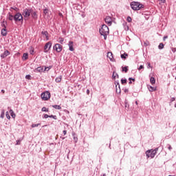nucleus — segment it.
<instances>
[{
  "instance_id": "1",
  "label": "nucleus",
  "mask_w": 176,
  "mask_h": 176,
  "mask_svg": "<svg viewBox=\"0 0 176 176\" xmlns=\"http://www.w3.org/2000/svg\"><path fill=\"white\" fill-rule=\"evenodd\" d=\"M100 35L104 36V40L107 41V35L109 34V28L107 25H102V28L99 30Z\"/></svg>"
},
{
  "instance_id": "2",
  "label": "nucleus",
  "mask_w": 176,
  "mask_h": 176,
  "mask_svg": "<svg viewBox=\"0 0 176 176\" xmlns=\"http://www.w3.org/2000/svg\"><path fill=\"white\" fill-rule=\"evenodd\" d=\"M157 151H159V148H155V149H151L146 151V156L148 159L151 157V159H153L155 156H156V153H157Z\"/></svg>"
},
{
  "instance_id": "3",
  "label": "nucleus",
  "mask_w": 176,
  "mask_h": 176,
  "mask_svg": "<svg viewBox=\"0 0 176 176\" xmlns=\"http://www.w3.org/2000/svg\"><path fill=\"white\" fill-rule=\"evenodd\" d=\"M131 7L133 10H140V9L144 8V5L138 1H132L131 3Z\"/></svg>"
},
{
  "instance_id": "4",
  "label": "nucleus",
  "mask_w": 176,
  "mask_h": 176,
  "mask_svg": "<svg viewBox=\"0 0 176 176\" xmlns=\"http://www.w3.org/2000/svg\"><path fill=\"white\" fill-rule=\"evenodd\" d=\"M31 13H32V8H25L23 10L22 14L23 17L28 19L31 16Z\"/></svg>"
},
{
  "instance_id": "5",
  "label": "nucleus",
  "mask_w": 176,
  "mask_h": 176,
  "mask_svg": "<svg viewBox=\"0 0 176 176\" xmlns=\"http://www.w3.org/2000/svg\"><path fill=\"white\" fill-rule=\"evenodd\" d=\"M14 20L15 22L20 21L21 23H23V14L20 12H17L14 16Z\"/></svg>"
},
{
  "instance_id": "6",
  "label": "nucleus",
  "mask_w": 176,
  "mask_h": 176,
  "mask_svg": "<svg viewBox=\"0 0 176 176\" xmlns=\"http://www.w3.org/2000/svg\"><path fill=\"white\" fill-rule=\"evenodd\" d=\"M41 98L44 101H47V100H49V98H50V92L45 91V92L42 93L41 94Z\"/></svg>"
},
{
  "instance_id": "7",
  "label": "nucleus",
  "mask_w": 176,
  "mask_h": 176,
  "mask_svg": "<svg viewBox=\"0 0 176 176\" xmlns=\"http://www.w3.org/2000/svg\"><path fill=\"white\" fill-rule=\"evenodd\" d=\"M54 50H56L57 53H60L61 50H63V45L58 43L55 44L54 46Z\"/></svg>"
},
{
  "instance_id": "8",
  "label": "nucleus",
  "mask_w": 176,
  "mask_h": 176,
  "mask_svg": "<svg viewBox=\"0 0 176 176\" xmlns=\"http://www.w3.org/2000/svg\"><path fill=\"white\" fill-rule=\"evenodd\" d=\"M52 47V42H48L45 44V45L44 46V52L45 53H47V52H49L50 50Z\"/></svg>"
},
{
  "instance_id": "9",
  "label": "nucleus",
  "mask_w": 176,
  "mask_h": 176,
  "mask_svg": "<svg viewBox=\"0 0 176 176\" xmlns=\"http://www.w3.org/2000/svg\"><path fill=\"white\" fill-rule=\"evenodd\" d=\"M104 21L107 25H108L109 26L112 25V17H111L109 16H106L104 19Z\"/></svg>"
},
{
  "instance_id": "10",
  "label": "nucleus",
  "mask_w": 176,
  "mask_h": 176,
  "mask_svg": "<svg viewBox=\"0 0 176 176\" xmlns=\"http://www.w3.org/2000/svg\"><path fill=\"white\" fill-rule=\"evenodd\" d=\"M116 85V93H118V94H120V84H119L118 81H116L115 82Z\"/></svg>"
},
{
  "instance_id": "11",
  "label": "nucleus",
  "mask_w": 176,
  "mask_h": 176,
  "mask_svg": "<svg viewBox=\"0 0 176 176\" xmlns=\"http://www.w3.org/2000/svg\"><path fill=\"white\" fill-rule=\"evenodd\" d=\"M10 54V52L8 50H6L3 54H1V58H6V57H8Z\"/></svg>"
},
{
  "instance_id": "12",
  "label": "nucleus",
  "mask_w": 176,
  "mask_h": 176,
  "mask_svg": "<svg viewBox=\"0 0 176 176\" xmlns=\"http://www.w3.org/2000/svg\"><path fill=\"white\" fill-rule=\"evenodd\" d=\"M34 72H45V69H43V66H40L34 69Z\"/></svg>"
},
{
  "instance_id": "13",
  "label": "nucleus",
  "mask_w": 176,
  "mask_h": 176,
  "mask_svg": "<svg viewBox=\"0 0 176 176\" xmlns=\"http://www.w3.org/2000/svg\"><path fill=\"white\" fill-rule=\"evenodd\" d=\"M68 46L69 50H70V52H74V41H69Z\"/></svg>"
},
{
  "instance_id": "14",
  "label": "nucleus",
  "mask_w": 176,
  "mask_h": 176,
  "mask_svg": "<svg viewBox=\"0 0 176 176\" xmlns=\"http://www.w3.org/2000/svg\"><path fill=\"white\" fill-rule=\"evenodd\" d=\"M3 25L4 26V28L1 30V35L3 36H6V35H8V32H6V26H5V24H3Z\"/></svg>"
},
{
  "instance_id": "15",
  "label": "nucleus",
  "mask_w": 176,
  "mask_h": 176,
  "mask_svg": "<svg viewBox=\"0 0 176 176\" xmlns=\"http://www.w3.org/2000/svg\"><path fill=\"white\" fill-rule=\"evenodd\" d=\"M33 19H37L38 18V14H36V12H34V10L32 9V12L30 13Z\"/></svg>"
},
{
  "instance_id": "16",
  "label": "nucleus",
  "mask_w": 176,
  "mask_h": 176,
  "mask_svg": "<svg viewBox=\"0 0 176 176\" xmlns=\"http://www.w3.org/2000/svg\"><path fill=\"white\" fill-rule=\"evenodd\" d=\"M107 57L111 61H113V54H112V52H108Z\"/></svg>"
},
{
  "instance_id": "17",
  "label": "nucleus",
  "mask_w": 176,
  "mask_h": 176,
  "mask_svg": "<svg viewBox=\"0 0 176 176\" xmlns=\"http://www.w3.org/2000/svg\"><path fill=\"white\" fill-rule=\"evenodd\" d=\"M42 35H44L45 36L47 41H49V33L47 31L41 32Z\"/></svg>"
},
{
  "instance_id": "18",
  "label": "nucleus",
  "mask_w": 176,
  "mask_h": 176,
  "mask_svg": "<svg viewBox=\"0 0 176 176\" xmlns=\"http://www.w3.org/2000/svg\"><path fill=\"white\" fill-rule=\"evenodd\" d=\"M28 59V54L27 53H24L22 57V60H23V61H25V60Z\"/></svg>"
},
{
  "instance_id": "19",
  "label": "nucleus",
  "mask_w": 176,
  "mask_h": 176,
  "mask_svg": "<svg viewBox=\"0 0 176 176\" xmlns=\"http://www.w3.org/2000/svg\"><path fill=\"white\" fill-rule=\"evenodd\" d=\"M116 76L118 79H119V74L118 73H116L115 72H113L112 78L113 79H116Z\"/></svg>"
},
{
  "instance_id": "20",
  "label": "nucleus",
  "mask_w": 176,
  "mask_h": 176,
  "mask_svg": "<svg viewBox=\"0 0 176 176\" xmlns=\"http://www.w3.org/2000/svg\"><path fill=\"white\" fill-rule=\"evenodd\" d=\"M148 89L149 91H156V87H153L151 85L148 87Z\"/></svg>"
},
{
  "instance_id": "21",
  "label": "nucleus",
  "mask_w": 176,
  "mask_h": 176,
  "mask_svg": "<svg viewBox=\"0 0 176 176\" xmlns=\"http://www.w3.org/2000/svg\"><path fill=\"white\" fill-rule=\"evenodd\" d=\"M8 20H10V21H12L13 20H14V16L10 14H9Z\"/></svg>"
},
{
  "instance_id": "22",
  "label": "nucleus",
  "mask_w": 176,
  "mask_h": 176,
  "mask_svg": "<svg viewBox=\"0 0 176 176\" xmlns=\"http://www.w3.org/2000/svg\"><path fill=\"white\" fill-rule=\"evenodd\" d=\"M55 82H56V83H60V82H61V76H59L58 77H57L55 79Z\"/></svg>"
},
{
  "instance_id": "23",
  "label": "nucleus",
  "mask_w": 176,
  "mask_h": 176,
  "mask_svg": "<svg viewBox=\"0 0 176 176\" xmlns=\"http://www.w3.org/2000/svg\"><path fill=\"white\" fill-rule=\"evenodd\" d=\"M122 72H127V71H129V66H125V67H122Z\"/></svg>"
},
{
  "instance_id": "24",
  "label": "nucleus",
  "mask_w": 176,
  "mask_h": 176,
  "mask_svg": "<svg viewBox=\"0 0 176 176\" xmlns=\"http://www.w3.org/2000/svg\"><path fill=\"white\" fill-rule=\"evenodd\" d=\"M150 82H151V85H155L156 80H155V78L151 77V78H150Z\"/></svg>"
},
{
  "instance_id": "25",
  "label": "nucleus",
  "mask_w": 176,
  "mask_h": 176,
  "mask_svg": "<svg viewBox=\"0 0 176 176\" xmlns=\"http://www.w3.org/2000/svg\"><path fill=\"white\" fill-rule=\"evenodd\" d=\"M164 44H163V43H160V45L158 46V49L162 50V49H164Z\"/></svg>"
},
{
  "instance_id": "26",
  "label": "nucleus",
  "mask_w": 176,
  "mask_h": 176,
  "mask_svg": "<svg viewBox=\"0 0 176 176\" xmlns=\"http://www.w3.org/2000/svg\"><path fill=\"white\" fill-rule=\"evenodd\" d=\"M52 108H54V109H61V106H60V105H52Z\"/></svg>"
},
{
  "instance_id": "27",
  "label": "nucleus",
  "mask_w": 176,
  "mask_h": 176,
  "mask_svg": "<svg viewBox=\"0 0 176 176\" xmlns=\"http://www.w3.org/2000/svg\"><path fill=\"white\" fill-rule=\"evenodd\" d=\"M129 55L127 53H124V54H121V58L126 59V57H127Z\"/></svg>"
},
{
  "instance_id": "28",
  "label": "nucleus",
  "mask_w": 176,
  "mask_h": 176,
  "mask_svg": "<svg viewBox=\"0 0 176 176\" xmlns=\"http://www.w3.org/2000/svg\"><path fill=\"white\" fill-rule=\"evenodd\" d=\"M121 83L122 85H125L126 83H127V79H121Z\"/></svg>"
},
{
  "instance_id": "29",
  "label": "nucleus",
  "mask_w": 176,
  "mask_h": 176,
  "mask_svg": "<svg viewBox=\"0 0 176 176\" xmlns=\"http://www.w3.org/2000/svg\"><path fill=\"white\" fill-rule=\"evenodd\" d=\"M41 111L42 112H49V109H46V107H43Z\"/></svg>"
},
{
  "instance_id": "30",
  "label": "nucleus",
  "mask_w": 176,
  "mask_h": 176,
  "mask_svg": "<svg viewBox=\"0 0 176 176\" xmlns=\"http://www.w3.org/2000/svg\"><path fill=\"white\" fill-rule=\"evenodd\" d=\"M63 42H64V38H62V37L59 38V43L63 45Z\"/></svg>"
},
{
  "instance_id": "31",
  "label": "nucleus",
  "mask_w": 176,
  "mask_h": 176,
  "mask_svg": "<svg viewBox=\"0 0 176 176\" xmlns=\"http://www.w3.org/2000/svg\"><path fill=\"white\" fill-rule=\"evenodd\" d=\"M10 112L11 113L12 118H16V114L13 113V110H10Z\"/></svg>"
},
{
  "instance_id": "32",
  "label": "nucleus",
  "mask_w": 176,
  "mask_h": 176,
  "mask_svg": "<svg viewBox=\"0 0 176 176\" xmlns=\"http://www.w3.org/2000/svg\"><path fill=\"white\" fill-rule=\"evenodd\" d=\"M51 68H52V66L47 67H45L44 68V72H45V71H47H47H49Z\"/></svg>"
},
{
  "instance_id": "33",
  "label": "nucleus",
  "mask_w": 176,
  "mask_h": 176,
  "mask_svg": "<svg viewBox=\"0 0 176 176\" xmlns=\"http://www.w3.org/2000/svg\"><path fill=\"white\" fill-rule=\"evenodd\" d=\"M0 118L1 119H3V118H5V112L4 111H2L1 116H0Z\"/></svg>"
},
{
  "instance_id": "34",
  "label": "nucleus",
  "mask_w": 176,
  "mask_h": 176,
  "mask_svg": "<svg viewBox=\"0 0 176 176\" xmlns=\"http://www.w3.org/2000/svg\"><path fill=\"white\" fill-rule=\"evenodd\" d=\"M131 16H127L126 18V21H128V23H131Z\"/></svg>"
},
{
  "instance_id": "35",
  "label": "nucleus",
  "mask_w": 176,
  "mask_h": 176,
  "mask_svg": "<svg viewBox=\"0 0 176 176\" xmlns=\"http://www.w3.org/2000/svg\"><path fill=\"white\" fill-rule=\"evenodd\" d=\"M6 116L7 119H10V115H9V112L7 111L6 113Z\"/></svg>"
},
{
  "instance_id": "36",
  "label": "nucleus",
  "mask_w": 176,
  "mask_h": 176,
  "mask_svg": "<svg viewBox=\"0 0 176 176\" xmlns=\"http://www.w3.org/2000/svg\"><path fill=\"white\" fill-rule=\"evenodd\" d=\"M38 126H41V124H33L32 125V127H38Z\"/></svg>"
},
{
  "instance_id": "37",
  "label": "nucleus",
  "mask_w": 176,
  "mask_h": 176,
  "mask_svg": "<svg viewBox=\"0 0 176 176\" xmlns=\"http://www.w3.org/2000/svg\"><path fill=\"white\" fill-rule=\"evenodd\" d=\"M48 12H49V10H47V9H46V8L44 9V10H43L44 14H47Z\"/></svg>"
},
{
  "instance_id": "38",
  "label": "nucleus",
  "mask_w": 176,
  "mask_h": 176,
  "mask_svg": "<svg viewBox=\"0 0 176 176\" xmlns=\"http://www.w3.org/2000/svg\"><path fill=\"white\" fill-rule=\"evenodd\" d=\"M50 118H52L53 119H55V120L57 119V116L53 115L50 116Z\"/></svg>"
},
{
  "instance_id": "39",
  "label": "nucleus",
  "mask_w": 176,
  "mask_h": 176,
  "mask_svg": "<svg viewBox=\"0 0 176 176\" xmlns=\"http://www.w3.org/2000/svg\"><path fill=\"white\" fill-rule=\"evenodd\" d=\"M174 101H175V98H171L170 105H171V102H173Z\"/></svg>"
},
{
  "instance_id": "40",
  "label": "nucleus",
  "mask_w": 176,
  "mask_h": 176,
  "mask_svg": "<svg viewBox=\"0 0 176 176\" xmlns=\"http://www.w3.org/2000/svg\"><path fill=\"white\" fill-rule=\"evenodd\" d=\"M139 71H141V69H144V65H140L138 68Z\"/></svg>"
},
{
  "instance_id": "41",
  "label": "nucleus",
  "mask_w": 176,
  "mask_h": 176,
  "mask_svg": "<svg viewBox=\"0 0 176 176\" xmlns=\"http://www.w3.org/2000/svg\"><path fill=\"white\" fill-rule=\"evenodd\" d=\"M44 118H45V119H47V118H50V116L45 114V115H44Z\"/></svg>"
},
{
  "instance_id": "42",
  "label": "nucleus",
  "mask_w": 176,
  "mask_h": 176,
  "mask_svg": "<svg viewBox=\"0 0 176 176\" xmlns=\"http://www.w3.org/2000/svg\"><path fill=\"white\" fill-rule=\"evenodd\" d=\"M25 78H26V79H31V76L30 75H26Z\"/></svg>"
},
{
  "instance_id": "43",
  "label": "nucleus",
  "mask_w": 176,
  "mask_h": 176,
  "mask_svg": "<svg viewBox=\"0 0 176 176\" xmlns=\"http://www.w3.org/2000/svg\"><path fill=\"white\" fill-rule=\"evenodd\" d=\"M129 80H131V81L133 80V82H135V79L133 78H129Z\"/></svg>"
},
{
  "instance_id": "44",
  "label": "nucleus",
  "mask_w": 176,
  "mask_h": 176,
  "mask_svg": "<svg viewBox=\"0 0 176 176\" xmlns=\"http://www.w3.org/2000/svg\"><path fill=\"white\" fill-rule=\"evenodd\" d=\"M168 149H169V151H171V149H173V147H171V145L168 144Z\"/></svg>"
},
{
  "instance_id": "45",
  "label": "nucleus",
  "mask_w": 176,
  "mask_h": 176,
  "mask_svg": "<svg viewBox=\"0 0 176 176\" xmlns=\"http://www.w3.org/2000/svg\"><path fill=\"white\" fill-rule=\"evenodd\" d=\"M159 1H160L161 3H164V2H166V0H159Z\"/></svg>"
},
{
  "instance_id": "46",
  "label": "nucleus",
  "mask_w": 176,
  "mask_h": 176,
  "mask_svg": "<svg viewBox=\"0 0 176 176\" xmlns=\"http://www.w3.org/2000/svg\"><path fill=\"white\" fill-rule=\"evenodd\" d=\"M172 52H173V53H175V52H176V48L173 47V48H172Z\"/></svg>"
},
{
  "instance_id": "47",
  "label": "nucleus",
  "mask_w": 176,
  "mask_h": 176,
  "mask_svg": "<svg viewBox=\"0 0 176 176\" xmlns=\"http://www.w3.org/2000/svg\"><path fill=\"white\" fill-rule=\"evenodd\" d=\"M16 145H20V140H16Z\"/></svg>"
},
{
  "instance_id": "48",
  "label": "nucleus",
  "mask_w": 176,
  "mask_h": 176,
  "mask_svg": "<svg viewBox=\"0 0 176 176\" xmlns=\"http://www.w3.org/2000/svg\"><path fill=\"white\" fill-rule=\"evenodd\" d=\"M129 104H127V103H125V108H127V109H129Z\"/></svg>"
},
{
  "instance_id": "49",
  "label": "nucleus",
  "mask_w": 176,
  "mask_h": 176,
  "mask_svg": "<svg viewBox=\"0 0 176 176\" xmlns=\"http://www.w3.org/2000/svg\"><path fill=\"white\" fill-rule=\"evenodd\" d=\"M63 134H64V135H67V130H64V131H63Z\"/></svg>"
},
{
  "instance_id": "50",
  "label": "nucleus",
  "mask_w": 176,
  "mask_h": 176,
  "mask_svg": "<svg viewBox=\"0 0 176 176\" xmlns=\"http://www.w3.org/2000/svg\"><path fill=\"white\" fill-rule=\"evenodd\" d=\"M75 142H78V138H74Z\"/></svg>"
},
{
  "instance_id": "51",
  "label": "nucleus",
  "mask_w": 176,
  "mask_h": 176,
  "mask_svg": "<svg viewBox=\"0 0 176 176\" xmlns=\"http://www.w3.org/2000/svg\"><path fill=\"white\" fill-rule=\"evenodd\" d=\"M148 45H149V43H148V42L147 43L146 42L144 43V46H148Z\"/></svg>"
},
{
  "instance_id": "52",
  "label": "nucleus",
  "mask_w": 176,
  "mask_h": 176,
  "mask_svg": "<svg viewBox=\"0 0 176 176\" xmlns=\"http://www.w3.org/2000/svg\"><path fill=\"white\" fill-rule=\"evenodd\" d=\"M147 68L148 69L151 68V63H148Z\"/></svg>"
},
{
  "instance_id": "53",
  "label": "nucleus",
  "mask_w": 176,
  "mask_h": 176,
  "mask_svg": "<svg viewBox=\"0 0 176 176\" xmlns=\"http://www.w3.org/2000/svg\"><path fill=\"white\" fill-rule=\"evenodd\" d=\"M90 94V90L87 89V94Z\"/></svg>"
},
{
  "instance_id": "54",
  "label": "nucleus",
  "mask_w": 176,
  "mask_h": 176,
  "mask_svg": "<svg viewBox=\"0 0 176 176\" xmlns=\"http://www.w3.org/2000/svg\"><path fill=\"white\" fill-rule=\"evenodd\" d=\"M127 92H129V89H124V93H127Z\"/></svg>"
},
{
  "instance_id": "55",
  "label": "nucleus",
  "mask_w": 176,
  "mask_h": 176,
  "mask_svg": "<svg viewBox=\"0 0 176 176\" xmlns=\"http://www.w3.org/2000/svg\"><path fill=\"white\" fill-rule=\"evenodd\" d=\"M133 83V82H131V80H129V85H131Z\"/></svg>"
},
{
  "instance_id": "56",
  "label": "nucleus",
  "mask_w": 176,
  "mask_h": 176,
  "mask_svg": "<svg viewBox=\"0 0 176 176\" xmlns=\"http://www.w3.org/2000/svg\"><path fill=\"white\" fill-rule=\"evenodd\" d=\"M135 104L138 105V102L135 101Z\"/></svg>"
},
{
  "instance_id": "57",
  "label": "nucleus",
  "mask_w": 176,
  "mask_h": 176,
  "mask_svg": "<svg viewBox=\"0 0 176 176\" xmlns=\"http://www.w3.org/2000/svg\"><path fill=\"white\" fill-rule=\"evenodd\" d=\"M2 93H5V90L2 89L1 90Z\"/></svg>"
},
{
  "instance_id": "58",
  "label": "nucleus",
  "mask_w": 176,
  "mask_h": 176,
  "mask_svg": "<svg viewBox=\"0 0 176 176\" xmlns=\"http://www.w3.org/2000/svg\"><path fill=\"white\" fill-rule=\"evenodd\" d=\"M17 8H14V10H16Z\"/></svg>"
},
{
  "instance_id": "59",
  "label": "nucleus",
  "mask_w": 176,
  "mask_h": 176,
  "mask_svg": "<svg viewBox=\"0 0 176 176\" xmlns=\"http://www.w3.org/2000/svg\"><path fill=\"white\" fill-rule=\"evenodd\" d=\"M164 39H166L167 38V36H164Z\"/></svg>"
},
{
  "instance_id": "60",
  "label": "nucleus",
  "mask_w": 176,
  "mask_h": 176,
  "mask_svg": "<svg viewBox=\"0 0 176 176\" xmlns=\"http://www.w3.org/2000/svg\"><path fill=\"white\" fill-rule=\"evenodd\" d=\"M103 176H107V175L106 174H103Z\"/></svg>"
},
{
  "instance_id": "61",
  "label": "nucleus",
  "mask_w": 176,
  "mask_h": 176,
  "mask_svg": "<svg viewBox=\"0 0 176 176\" xmlns=\"http://www.w3.org/2000/svg\"><path fill=\"white\" fill-rule=\"evenodd\" d=\"M175 108H176V103L175 104Z\"/></svg>"
},
{
  "instance_id": "62",
  "label": "nucleus",
  "mask_w": 176,
  "mask_h": 176,
  "mask_svg": "<svg viewBox=\"0 0 176 176\" xmlns=\"http://www.w3.org/2000/svg\"><path fill=\"white\" fill-rule=\"evenodd\" d=\"M65 138H62V140H65Z\"/></svg>"
},
{
  "instance_id": "63",
  "label": "nucleus",
  "mask_w": 176,
  "mask_h": 176,
  "mask_svg": "<svg viewBox=\"0 0 176 176\" xmlns=\"http://www.w3.org/2000/svg\"><path fill=\"white\" fill-rule=\"evenodd\" d=\"M109 148H111V144H109Z\"/></svg>"
}]
</instances>
